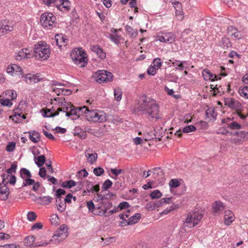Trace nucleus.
<instances>
[{
	"mask_svg": "<svg viewBox=\"0 0 248 248\" xmlns=\"http://www.w3.org/2000/svg\"><path fill=\"white\" fill-rule=\"evenodd\" d=\"M202 217V211L197 208L194 209L187 215L180 232L182 233L187 232V229L193 228L198 225Z\"/></svg>",
	"mask_w": 248,
	"mask_h": 248,
	"instance_id": "f03ea898",
	"label": "nucleus"
},
{
	"mask_svg": "<svg viewBox=\"0 0 248 248\" xmlns=\"http://www.w3.org/2000/svg\"><path fill=\"white\" fill-rule=\"evenodd\" d=\"M175 36L171 32L163 33L158 36V40L161 42L172 43L175 40Z\"/></svg>",
	"mask_w": 248,
	"mask_h": 248,
	"instance_id": "f8f14e48",
	"label": "nucleus"
},
{
	"mask_svg": "<svg viewBox=\"0 0 248 248\" xmlns=\"http://www.w3.org/2000/svg\"><path fill=\"white\" fill-rule=\"evenodd\" d=\"M141 218L140 213H136L130 217L128 219L127 225H132L137 223Z\"/></svg>",
	"mask_w": 248,
	"mask_h": 248,
	"instance_id": "a878e982",
	"label": "nucleus"
},
{
	"mask_svg": "<svg viewBox=\"0 0 248 248\" xmlns=\"http://www.w3.org/2000/svg\"><path fill=\"white\" fill-rule=\"evenodd\" d=\"M212 208L214 215L218 216L224 210L225 207L221 202L216 201L213 204Z\"/></svg>",
	"mask_w": 248,
	"mask_h": 248,
	"instance_id": "dca6fc26",
	"label": "nucleus"
},
{
	"mask_svg": "<svg viewBox=\"0 0 248 248\" xmlns=\"http://www.w3.org/2000/svg\"><path fill=\"white\" fill-rule=\"evenodd\" d=\"M89 150H86L85 151V156L87 157V160L88 162L90 164H93L94 162H95L97 158V155L96 153H89Z\"/></svg>",
	"mask_w": 248,
	"mask_h": 248,
	"instance_id": "393cba45",
	"label": "nucleus"
},
{
	"mask_svg": "<svg viewBox=\"0 0 248 248\" xmlns=\"http://www.w3.org/2000/svg\"><path fill=\"white\" fill-rule=\"evenodd\" d=\"M36 215L33 212H29L27 215V218L29 220L33 221L36 219Z\"/></svg>",
	"mask_w": 248,
	"mask_h": 248,
	"instance_id": "bf43d9fd",
	"label": "nucleus"
},
{
	"mask_svg": "<svg viewBox=\"0 0 248 248\" xmlns=\"http://www.w3.org/2000/svg\"><path fill=\"white\" fill-rule=\"evenodd\" d=\"M85 117L90 122L103 123L107 120L106 114L97 110H89L86 112Z\"/></svg>",
	"mask_w": 248,
	"mask_h": 248,
	"instance_id": "39448f33",
	"label": "nucleus"
},
{
	"mask_svg": "<svg viewBox=\"0 0 248 248\" xmlns=\"http://www.w3.org/2000/svg\"><path fill=\"white\" fill-rule=\"evenodd\" d=\"M13 25H9L8 22L6 20L0 21V36L13 31Z\"/></svg>",
	"mask_w": 248,
	"mask_h": 248,
	"instance_id": "9d476101",
	"label": "nucleus"
},
{
	"mask_svg": "<svg viewBox=\"0 0 248 248\" xmlns=\"http://www.w3.org/2000/svg\"><path fill=\"white\" fill-rule=\"evenodd\" d=\"M74 134L75 136H77L81 139H84L87 137L86 132L79 126L75 127Z\"/></svg>",
	"mask_w": 248,
	"mask_h": 248,
	"instance_id": "bb28decb",
	"label": "nucleus"
},
{
	"mask_svg": "<svg viewBox=\"0 0 248 248\" xmlns=\"http://www.w3.org/2000/svg\"><path fill=\"white\" fill-rule=\"evenodd\" d=\"M24 79L25 82L29 84H34L43 80L39 73L35 74L28 73L25 75Z\"/></svg>",
	"mask_w": 248,
	"mask_h": 248,
	"instance_id": "1a4fd4ad",
	"label": "nucleus"
},
{
	"mask_svg": "<svg viewBox=\"0 0 248 248\" xmlns=\"http://www.w3.org/2000/svg\"><path fill=\"white\" fill-rule=\"evenodd\" d=\"M31 55L30 50L27 48H23L18 52L16 56V60L20 61L25 58H30Z\"/></svg>",
	"mask_w": 248,
	"mask_h": 248,
	"instance_id": "f3484780",
	"label": "nucleus"
},
{
	"mask_svg": "<svg viewBox=\"0 0 248 248\" xmlns=\"http://www.w3.org/2000/svg\"><path fill=\"white\" fill-rule=\"evenodd\" d=\"M56 17L51 13H45L40 17V22L42 25L46 28H49L53 27Z\"/></svg>",
	"mask_w": 248,
	"mask_h": 248,
	"instance_id": "423d86ee",
	"label": "nucleus"
},
{
	"mask_svg": "<svg viewBox=\"0 0 248 248\" xmlns=\"http://www.w3.org/2000/svg\"><path fill=\"white\" fill-rule=\"evenodd\" d=\"M238 93L242 97L248 99V85L241 86L239 89Z\"/></svg>",
	"mask_w": 248,
	"mask_h": 248,
	"instance_id": "7c9ffc66",
	"label": "nucleus"
},
{
	"mask_svg": "<svg viewBox=\"0 0 248 248\" xmlns=\"http://www.w3.org/2000/svg\"><path fill=\"white\" fill-rule=\"evenodd\" d=\"M211 74L210 70L208 69H205L203 70L202 75L204 79L206 80H208L209 75Z\"/></svg>",
	"mask_w": 248,
	"mask_h": 248,
	"instance_id": "0e129e2a",
	"label": "nucleus"
},
{
	"mask_svg": "<svg viewBox=\"0 0 248 248\" xmlns=\"http://www.w3.org/2000/svg\"><path fill=\"white\" fill-rule=\"evenodd\" d=\"M91 50L95 52L101 59L106 58V53L103 52V49L98 46H91Z\"/></svg>",
	"mask_w": 248,
	"mask_h": 248,
	"instance_id": "4be33fe9",
	"label": "nucleus"
},
{
	"mask_svg": "<svg viewBox=\"0 0 248 248\" xmlns=\"http://www.w3.org/2000/svg\"><path fill=\"white\" fill-rule=\"evenodd\" d=\"M114 97L116 101L121 100L122 96V92L120 89H115L114 91Z\"/></svg>",
	"mask_w": 248,
	"mask_h": 248,
	"instance_id": "79ce46f5",
	"label": "nucleus"
},
{
	"mask_svg": "<svg viewBox=\"0 0 248 248\" xmlns=\"http://www.w3.org/2000/svg\"><path fill=\"white\" fill-rule=\"evenodd\" d=\"M112 185V182L109 179L106 180L102 186V190L106 191Z\"/></svg>",
	"mask_w": 248,
	"mask_h": 248,
	"instance_id": "a18cd8bd",
	"label": "nucleus"
},
{
	"mask_svg": "<svg viewBox=\"0 0 248 248\" xmlns=\"http://www.w3.org/2000/svg\"><path fill=\"white\" fill-rule=\"evenodd\" d=\"M130 206L129 203L127 202H123L119 203L117 208H119L120 210H123L124 209H127Z\"/></svg>",
	"mask_w": 248,
	"mask_h": 248,
	"instance_id": "4d7b16f0",
	"label": "nucleus"
},
{
	"mask_svg": "<svg viewBox=\"0 0 248 248\" xmlns=\"http://www.w3.org/2000/svg\"><path fill=\"white\" fill-rule=\"evenodd\" d=\"M125 30L127 33L131 37H136L138 35L137 31L136 30L133 29L131 26L129 25H127L125 26Z\"/></svg>",
	"mask_w": 248,
	"mask_h": 248,
	"instance_id": "2f4dec72",
	"label": "nucleus"
},
{
	"mask_svg": "<svg viewBox=\"0 0 248 248\" xmlns=\"http://www.w3.org/2000/svg\"><path fill=\"white\" fill-rule=\"evenodd\" d=\"M158 69L155 67L153 64H151L147 69V74L149 75H154Z\"/></svg>",
	"mask_w": 248,
	"mask_h": 248,
	"instance_id": "603ef678",
	"label": "nucleus"
},
{
	"mask_svg": "<svg viewBox=\"0 0 248 248\" xmlns=\"http://www.w3.org/2000/svg\"><path fill=\"white\" fill-rule=\"evenodd\" d=\"M34 182L35 181L34 180L31 179L30 178L26 179L23 183L22 187L32 185L34 183Z\"/></svg>",
	"mask_w": 248,
	"mask_h": 248,
	"instance_id": "6e6d98bb",
	"label": "nucleus"
},
{
	"mask_svg": "<svg viewBox=\"0 0 248 248\" xmlns=\"http://www.w3.org/2000/svg\"><path fill=\"white\" fill-rule=\"evenodd\" d=\"M93 172L96 176H100L104 173V170L102 168L98 167L94 168Z\"/></svg>",
	"mask_w": 248,
	"mask_h": 248,
	"instance_id": "8fccbe9b",
	"label": "nucleus"
},
{
	"mask_svg": "<svg viewBox=\"0 0 248 248\" xmlns=\"http://www.w3.org/2000/svg\"><path fill=\"white\" fill-rule=\"evenodd\" d=\"M68 236V233L63 232H60L57 230L55 232L52 239L50 240V242H53L54 244H59L61 241L64 240Z\"/></svg>",
	"mask_w": 248,
	"mask_h": 248,
	"instance_id": "9b49d317",
	"label": "nucleus"
},
{
	"mask_svg": "<svg viewBox=\"0 0 248 248\" xmlns=\"http://www.w3.org/2000/svg\"><path fill=\"white\" fill-rule=\"evenodd\" d=\"M151 64H153L155 67L158 69L162 65L161 59L159 58L155 59Z\"/></svg>",
	"mask_w": 248,
	"mask_h": 248,
	"instance_id": "3c124183",
	"label": "nucleus"
},
{
	"mask_svg": "<svg viewBox=\"0 0 248 248\" xmlns=\"http://www.w3.org/2000/svg\"><path fill=\"white\" fill-rule=\"evenodd\" d=\"M7 72L8 73H10L12 75L15 73H20L21 75L23 74L22 68L15 64L8 66L7 68Z\"/></svg>",
	"mask_w": 248,
	"mask_h": 248,
	"instance_id": "6ab92c4d",
	"label": "nucleus"
},
{
	"mask_svg": "<svg viewBox=\"0 0 248 248\" xmlns=\"http://www.w3.org/2000/svg\"><path fill=\"white\" fill-rule=\"evenodd\" d=\"M227 32L229 35L233 37L236 40H239L242 38V33L237 29L233 26H230L227 28Z\"/></svg>",
	"mask_w": 248,
	"mask_h": 248,
	"instance_id": "2eb2a0df",
	"label": "nucleus"
},
{
	"mask_svg": "<svg viewBox=\"0 0 248 248\" xmlns=\"http://www.w3.org/2000/svg\"><path fill=\"white\" fill-rule=\"evenodd\" d=\"M240 172L242 174L247 175L248 173V165L242 166Z\"/></svg>",
	"mask_w": 248,
	"mask_h": 248,
	"instance_id": "774afa93",
	"label": "nucleus"
},
{
	"mask_svg": "<svg viewBox=\"0 0 248 248\" xmlns=\"http://www.w3.org/2000/svg\"><path fill=\"white\" fill-rule=\"evenodd\" d=\"M6 94L10 97L11 100L16 98L17 96L16 93L14 90H8L6 92Z\"/></svg>",
	"mask_w": 248,
	"mask_h": 248,
	"instance_id": "13d9d810",
	"label": "nucleus"
},
{
	"mask_svg": "<svg viewBox=\"0 0 248 248\" xmlns=\"http://www.w3.org/2000/svg\"><path fill=\"white\" fill-rule=\"evenodd\" d=\"M7 184H0V199L2 201H6L9 195V189L7 186Z\"/></svg>",
	"mask_w": 248,
	"mask_h": 248,
	"instance_id": "ddd939ff",
	"label": "nucleus"
},
{
	"mask_svg": "<svg viewBox=\"0 0 248 248\" xmlns=\"http://www.w3.org/2000/svg\"><path fill=\"white\" fill-rule=\"evenodd\" d=\"M206 116L208 118H215L216 116L214 109L210 108L207 109L205 112Z\"/></svg>",
	"mask_w": 248,
	"mask_h": 248,
	"instance_id": "de8ad7c7",
	"label": "nucleus"
},
{
	"mask_svg": "<svg viewBox=\"0 0 248 248\" xmlns=\"http://www.w3.org/2000/svg\"><path fill=\"white\" fill-rule=\"evenodd\" d=\"M220 45L224 48H229L231 46V44L229 39L226 37L222 38Z\"/></svg>",
	"mask_w": 248,
	"mask_h": 248,
	"instance_id": "58836bf2",
	"label": "nucleus"
},
{
	"mask_svg": "<svg viewBox=\"0 0 248 248\" xmlns=\"http://www.w3.org/2000/svg\"><path fill=\"white\" fill-rule=\"evenodd\" d=\"M40 200L39 203L43 205H47L52 201L53 198L50 196L40 197L38 198Z\"/></svg>",
	"mask_w": 248,
	"mask_h": 248,
	"instance_id": "c756f323",
	"label": "nucleus"
},
{
	"mask_svg": "<svg viewBox=\"0 0 248 248\" xmlns=\"http://www.w3.org/2000/svg\"><path fill=\"white\" fill-rule=\"evenodd\" d=\"M235 134L239 138L240 140L246 141L248 140V132L240 131V132H235Z\"/></svg>",
	"mask_w": 248,
	"mask_h": 248,
	"instance_id": "c9c22d12",
	"label": "nucleus"
},
{
	"mask_svg": "<svg viewBox=\"0 0 248 248\" xmlns=\"http://www.w3.org/2000/svg\"><path fill=\"white\" fill-rule=\"evenodd\" d=\"M86 53L82 48L74 49L71 53V58L73 62L80 67H83L87 64Z\"/></svg>",
	"mask_w": 248,
	"mask_h": 248,
	"instance_id": "20e7f679",
	"label": "nucleus"
},
{
	"mask_svg": "<svg viewBox=\"0 0 248 248\" xmlns=\"http://www.w3.org/2000/svg\"><path fill=\"white\" fill-rule=\"evenodd\" d=\"M169 185L170 187L176 188L180 185V183L177 179H172L170 181Z\"/></svg>",
	"mask_w": 248,
	"mask_h": 248,
	"instance_id": "09e8293b",
	"label": "nucleus"
},
{
	"mask_svg": "<svg viewBox=\"0 0 248 248\" xmlns=\"http://www.w3.org/2000/svg\"><path fill=\"white\" fill-rule=\"evenodd\" d=\"M87 207L90 211L93 212L95 208L94 204L92 201H90L87 203Z\"/></svg>",
	"mask_w": 248,
	"mask_h": 248,
	"instance_id": "338daca9",
	"label": "nucleus"
},
{
	"mask_svg": "<svg viewBox=\"0 0 248 248\" xmlns=\"http://www.w3.org/2000/svg\"><path fill=\"white\" fill-rule=\"evenodd\" d=\"M56 45L59 47H61L63 44H64L66 40L61 35L57 34L55 36Z\"/></svg>",
	"mask_w": 248,
	"mask_h": 248,
	"instance_id": "f704fd0d",
	"label": "nucleus"
},
{
	"mask_svg": "<svg viewBox=\"0 0 248 248\" xmlns=\"http://www.w3.org/2000/svg\"><path fill=\"white\" fill-rule=\"evenodd\" d=\"M196 130V127L193 125H190L184 127L182 130L179 129L177 131L175 134V135H177L178 137H180L182 135V132L187 133L190 132L195 131Z\"/></svg>",
	"mask_w": 248,
	"mask_h": 248,
	"instance_id": "412c9836",
	"label": "nucleus"
},
{
	"mask_svg": "<svg viewBox=\"0 0 248 248\" xmlns=\"http://www.w3.org/2000/svg\"><path fill=\"white\" fill-rule=\"evenodd\" d=\"M110 171L111 172L115 175V177H112V178L116 179L117 177L123 171V170L122 169H113L111 168L110 169Z\"/></svg>",
	"mask_w": 248,
	"mask_h": 248,
	"instance_id": "49530a36",
	"label": "nucleus"
},
{
	"mask_svg": "<svg viewBox=\"0 0 248 248\" xmlns=\"http://www.w3.org/2000/svg\"><path fill=\"white\" fill-rule=\"evenodd\" d=\"M77 186V183L74 181V180H70L68 181H65L63 182L62 185L61 186L63 188H72L73 186Z\"/></svg>",
	"mask_w": 248,
	"mask_h": 248,
	"instance_id": "e433bc0d",
	"label": "nucleus"
},
{
	"mask_svg": "<svg viewBox=\"0 0 248 248\" xmlns=\"http://www.w3.org/2000/svg\"><path fill=\"white\" fill-rule=\"evenodd\" d=\"M80 115V113H78V108H75L73 106L72 108H70V112H67L66 114L67 117L73 116V119L78 118Z\"/></svg>",
	"mask_w": 248,
	"mask_h": 248,
	"instance_id": "b1692460",
	"label": "nucleus"
},
{
	"mask_svg": "<svg viewBox=\"0 0 248 248\" xmlns=\"http://www.w3.org/2000/svg\"><path fill=\"white\" fill-rule=\"evenodd\" d=\"M46 157L44 155L34 156V161L38 167H41L46 161Z\"/></svg>",
	"mask_w": 248,
	"mask_h": 248,
	"instance_id": "cd10ccee",
	"label": "nucleus"
},
{
	"mask_svg": "<svg viewBox=\"0 0 248 248\" xmlns=\"http://www.w3.org/2000/svg\"><path fill=\"white\" fill-rule=\"evenodd\" d=\"M65 194V191L62 189H58L55 193L56 199H61V196Z\"/></svg>",
	"mask_w": 248,
	"mask_h": 248,
	"instance_id": "e2e57ef3",
	"label": "nucleus"
},
{
	"mask_svg": "<svg viewBox=\"0 0 248 248\" xmlns=\"http://www.w3.org/2000/svg\"><path fill=\"white\" fill-rule=\"evenodd\" d=\"M185 62H186L185 61L180 62L179 61L175 60L174 62H172V64L174 66L176 67V69L183 70L184 68V63Z\"/></svg>",
	"mask_w": 248,
	"mask_h": 248,
	"instance_id": "37998d69",
	"label": "nucleus"
},
{
	"mask_svg": "<svg viewBox=\"0 0 248 248\" xmlns=\"http://www.w3.org/2000/svg\"><path fill=\"white\" fill-rule=\"evenodd\" d=\"M103 208H104V210H106V212L107 213V210L110 208L112 206V204L110 200L108 201H102L101 203Z\"/></svg>",
	"mask_w": 248,
	"mask_h": 248,
	"instance_id": "a19ab883",
	"label": "nucleus"
},
{
	"mask_svg": "<svg viewBox=\"0 0 248 248\" xmlns=\"http://www.w3.org/2000/svg\"><path fill=\"white\" fill-rule=\"evenodd\" d=\"M53 91L55 92L57 95L61 93L65 95H69L72 93V91L69 89H64L63 88H57L56 90L54 89Z\"/></svg>",
	"mask_w": 248,
	"mask_h": 248,
	"instance_id": "72a5a7b5",
	"label": "nucleus"
},
{
	"mask_svg": "<svg viewBox=\"0 0 248 248\" xmlns=\"http://www.w3.org/2000/svg\"><path fill=\"white\" fill-rule=\"evenodd\" d=\"M35 240L36 237L34 235L28 236L26 237L24 240V245L29 247H42L46 246L49 243V242H46L43 243H36L35 244Z\"/></svg>",
	"mask_w": 248,
	"mask_h": 248,
	"instance_id": "6e6552de",
	"label": "nucleus"
},
{
	"mask_svg": "<svg viewBox=\"0 0 248 248\" xmlns=\"http://www.w3.org/2000/svg\"><path fill=\"white\" fill-rule=\"evenodd\" d=\"M137 109L151 121H156L161 118L159 106L155 100L145 95L140 97Z\"/></svg>",
	"mask_w": 248,
	"mask_h": 248,
	"instance_id": "f257e3e1",
	"label": "nucleus"
},
{
	"mask_svg": "<svg viewBox=\"0 0 248 248\" xmlns=\"http://www.w3.org/2000/svg\"><path fill=\"white\" fill-rule=\"evenodd\" d=\"M171 199V197L162 198L160 200L154 202L155 209L161 206H162L164 203H169Z\"/></svg>",
	"mask_w": 248,
	"mask_h": 248,
	"instance_id": "473e14b6",
	"label": "nucleus"
},
{
	"mask_svg": "<svg viewBox=\"0 0 248 248\" xmlns=\"http://www.w3.org/2000/svg\"><path fill=\"white\" fill-rule=\"evenodd\" d=\"M56 204L58 207V209L60 212H63L66 208V203L65 201L62 202L61 198L56 199Z\"/></svg>",
	"mask_w": 248,
	"mask_h": 248,
	"instance_id": "c85d7f7f",
	"label": "nucleus"
},
{
	"mask_svg": "<svg viewBox=\"0 0 248 248\" xmlns=\"http://www.w3.org/2000/svg\"><path fill=\"white\" fill-rule=\"evenodd\" d=\"M101 193L103 199V201L110 200V198L114 195V194L108 191H107V190H102Z\"/></svg>",
	"mask_w": 248,
	"mask_h": 248,
	"instance_id": "4c0bfd02",
	"label": "nucleus"
},
{
	"mask_svg": "<svg viewBox=\"0 0 248 248\" xmlns=\"http://www.w3.org/2000/svg\"><path fill=\"white\" fill-rule=\"evenodd\" d=\"M23 174L26 175L28 178L31 177V174L30 171L25 168H22L20 170V175L22 178H24L22 176Z\"/></svg>",
	"mask_w": 248,
	"mask_h": 248,
	"instance_id": "864d4df0",
	"label": "nucleus"
},
{
	"mask_svg": "<svg viewBox=\"0 0 248 248\" xmlns=\"http://www.w3.org/2000/svg\"><path fill=\"white\" fill-rule=\"evenodd\" d=\"M15 143L14 142H10L6 146V150L8 152H12L15 150Z\"/></svg>",
	"mask_w": 248,
	"mask_h": 248,
	"instance_id": "680f3d73",
	"label": "nucleus"
},
{
	"mask_svg": "<svg viewBox=\"0 0 248 248\" xmlns=\"http://www.w3.org/2000/svg\"><path fill=\"white\" fill-rule=\"evenodd\" d=\"M1 104L3 106L10 107L12 105L9 99H1Z\"/></svg>",
	"mask_w": 248,
	"mask_h": 248,
	"instance_id": "69168bd1",
	"label": "nucleus"
},
{
	"mask_svg": "<svg viewBox=\"0 0 248 248\" xmlns=\"http://www.w3.org/2000/svg\"><path fill=\"white\" fill-rule=\"evenodd\" d=\"M29 138L34 143H37L40 140V134L36 131L32 130L29 132Z\"/></svg>",
	"mask_w": 248,
	"mask_h": 248,
	"instance_id": "5701e85b",
	"label": "nucleus"
},
{
	"mask_svg": "<svg viewBox=\"0 0 248 248\" xmlns=\"http://www.w3.org/2000/svg\"><path fill=\"white\" fill-rule=\"evenodd\" d=\"M224 213V223L228 226L234 220V216L230 210L225 211Z\"/></svg>",
	"mask_w": 248,
	"mask_h": 248,
	"instance_id": "aec40b11",
	"label": "nucleus"
},
{
	"mask_svg": "<svg viewBox=\"0 0 248 248\" xmlns=\"http://www.w3.org/2000/svg\"><path fill=\"white\" fill-rule=\"evenodd\" d=\"M150 196L152 199H158L162 196V193L158 190H155L151 193Z\"/></svg>",
	"mask_w": 248,
	"mask_h": 248,
	"instance_id": "c03bdc74",
	"label": "nucleus"
},
{
	"mask_svg": "<svg viewBox=\"0 0 248 248\" xmlns=\"http://www.w3.org/2000/svg\"><path fill=\"white\" fill-rule=\"evenodd\" d=\"M33 52L36 58L47 60L50 55L49 46L43 42H40L35 45Z\"/></svg>",
	"mask_w": 248,
	"mask_h": 248,
	"instance_id": "7ed1b4c3",
	"label": "nucleus"
},
{
	"mask_svg": "<svg viewBox=\"0 0 248 248\" xmlns=\"http://www.w3.org/2000/svg\"><path fill=\"white\" fill-rule=\"evenodd\" d=\"M119 37L120 36L117 34H111L110 35L109 38L114 43L118 44L120 43Z\"/></svg>",
	"mask_w": 248,
	"mask_h": 248,
	"instance_id": "5fc2aeb1",
	"label": "nucleus"
},
{
	"mask_svg": "<svg viewBox=\"0 0 248 248\" xmlns=\"http://www.w3.org/2000/svg\"><path fill=\"white\" fill-rule=\"evenodd\" d=\"M225 105L228 106L230 108L238 110L240 107L241 104L233 98H229L225 101Z\"/></svg>",
	"mask_w": 248,
	"mask_h": 248,
	"instance_id": "a211bd4d",
	"label": "nucleus"
},
{
	"mask_svg": "<svg viewBox=\"0 0 248 248\" xmlns=\"http://www.w3.org/2000/svg\"><path fill=\"white\" fill-rule=\"evenodd\" d=\"M96 81L99 83L107 82L112 80V74L106 70H98L95 74Z\"/></svg>",
	"mask_w": 248,
	"mask_h": 248,
	"instance_id": "0eeeda50",
	"label": "nucleus"
},
{
	"mask_svg": "<svg viewBox=\"0 0 248 248\" xmlns=\"http://www.w3.org/2000/svg\"><path fill=\"white\" fill-rule=\"evenodd\" d=\"M17 168V165L15 163H13L11 165L10 168L8 169L6 171L7 173L12 174L13 172L15 173L16 171V169Z\"/></svg>",
	"mask_w": 248,
	"mask_h": 248,
	"instance_id": "052dcab7",
	"label": "nucleus"
},
{
	"mask_svg": "<svg viewBox=\"0 0 248 248\" xmlns=\"http://www.w3.org/2000/svg\"><path fill=\"white\" fill-rule=\"evenodd\" d=\"M228 127H229L232 130L240 129L241 128V124L235 121H232L230 123L227 124Z\"/></svg>",
	"mask_w": 248,
	"mask_h": 248,
	"instance_id": "ea45409f",
	"label": "nucleus"
},
{
	"mask_svg": "<svg viewBox=\"0 0 248 248\" xmlns=\"http://www.w3.org/2000/svg\"><path fill=\"white\" fill-rule=\"evenodd\" d=\"M60 4L55 3V5L58 10L63 12L69 10L70 2L68 0H59Z\"/></svg>",
	"mask_w": 248,
	"mask_h": 248,
	"instance_id": "4468645a",
	"label": "nucleus"
}]
</instances>
